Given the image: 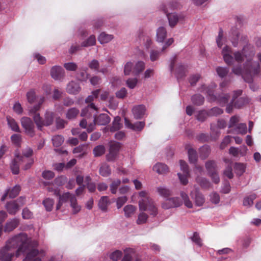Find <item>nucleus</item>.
<instances>
[{
  "label": "nucleus",
  "mask_w": 261,
  "mask_h": 261,
  "mask_svg": "<svg viewBox=\"0 0 261 261\" xmlns=\"http://www.w3.org/2000/svg\"><path fill=\"white\" fill-rule=\"evenodd\" d=\"M19 224V221L17 218L9 220L7 222L4 227L5 232H10L16 228Z\"/></svg>",
  "instance_id": "obj_23"
},
{
  "label": "nucleus",
  "mask_w": 261,
  "mask_h": 261,
  "mask_svg": "<svg viewBox=\"0 0 261 261\" xmlns=\"http://www.w3.org/2000/svg\"><path fill=\"white\" fill-rule=\"evenodd\" d=\"M27 98L30 103H33L36 99L35 92L33 90H31L27 93Z\"/></svg>",
  "instance_id": "obj_62"
},
{
  "label": "nucleus",
  "mask_w": 261,
  "mask_h": 261,
  "mask_svg": "<svg viewBox=\"0 0 261 261\" xmlns=\"http://www.w3.org/2000/svg\"><path fill=\"white\" fill-rule=\"evenodd\" d=\"M234 170L236 173L239 176L243 174L245 171V165L243 163H236L234 165Z\"/></svg>",
  "instance_id": "obj_40"
},
{
  "label": "nucleus",
  "mask_w": 261,
  "mask_h": 261,
  "mask_svg": "<svg viewBox=\"0 0 261 261\" xmlns=\"http://www.w3.org/2000/svg\"><path fill=\"white\" fill-rule=\"evenodd\" d=\"M96 43V38L95 36L91 35L86 41L82 43V46L88 47L95 45Z\"/></svg>",
  "instance_id": "obj_45"
},
{
  "label": "nucleus",
  "mask_w": 261,
  "mask_h": 261,
  "mask_svg": "<svg viewBox=\"0 0 261 261\" xmlns=\"http://www.w3.org/2000/svg\"><path fill=\"white\" fill-rule=\"evenodd\" d=\"M179 163L180 169L183 172V173L186 174L187 175H190L187 163L183 160H180Z\"/></svg>",
  "instance_id": "obj_60"
},
{
  "label": "nucleus",
  "mask_w": 261,
  "mask_h": 261,
  "mask_svg": "<svg viewBox=\"0 0 261 261\" xmlns=\"http://www.w3.org/2000/svg\"><path fill=\"white\" fill-rule=\"evenodd\" d=\"M191 100L194 104L200 106L203 103L204 98V97L200 94H195L192 97Z\"/></svg>",
  "instance_id": "obj_38"
},
{
  "label": "nucleus",
  "mask_w": 261,
  "mask_h": 261,
  "mask_svg": "<svg viewBox=\"0 0 261 261\" xmlns=\"http://www.w3.org/2000/svg\"><path fill=\"white\" fill-rule=\"evenodd\" d=\"M148 217V215L146 214L143 212L140 213L139 215L138 219L137 220V224H141L146 223Z\"/></svg>",
  "instance_id": "obj_63"
},
{
  "label": "nucleus",
  "mask_w": 261,
  "mask_h": 261,
  "mask_svg": "<svg viewBox=\"0 0 261 261\" xmlns=\"http://www.w3.org/2000/svg\"><path fill=\"white\" fill-rule=\"evenodd\" d=\"M216 71L218 75L221 77H224L226 76L229 72V69L227 67H218L216 68Z\"/></svg>",
  "instance_id": "obj_53"
},
{
  "label": "nucleus",
  "mask_w": 261,
  "mask_h": 261,
  "mask_svg": "<svg viewBox=\"0 0 261 261\" xmlns=\"http://www.w3.org/2000/svg\"><path fill=\"white\" fill-rule=\"evenodd\" d=\"M87 69L86 68L84 70H81L77 74L78 80L81 81H86L89 77V74L87 73Z\"/></svg>",
  "instance_id": "obj_58"
},
{
  "label": "nucleus",
  "mask_w": 261,
  "mask_h": 261,
  "mask_svg": "<svg viewBox=\"0 0 261 261\" xmlns=\"http://www.w3.org/2000/svg\"><path fill=\"white\" fill-rule=\"evenodd\" d=\"M24 204V198L20 197L16 200L7 202L5 205V208L9 214L14 215Z\"/></svg>",
  "instance_id": "obj_7"
},
{
  "label": "nucleus",
  "mask_w": 261,
  "mask_h": 261,
  "mask_svg": "<svg viewBox=\"0 0 261 261\" xmlns=\"http://www.w3.org/2000/svg\"><path fill=\"white\" fill-rule=\"evenodd\" d=\"M153 170L159 174H165L168 172V167L163 163H157L153 167Z\"/></svg>",
  "instance_id": "obj_27"
},
{
  "label": "nucleus",
  "mask_w": 261,
  "mask_h": 261,
  "mask_svg": "<svg viewBox=\"0 0 261 261\" xmlns=\"http://www.w3.org/2000/svg\"><path fill=\"white\" fill-rule=\"evenodd\" d=\"M59 196V199L60 201H61L63 203H65L67 202L68 200L71 202V199L72 197H75L74 195L71 194L69 192H66L63 193L62 195H58Z\"/></svg>",
  "instance_id": "obj_41"
},
{
  "label": "nucleus",
  "mask_w": 261,
  "mask_h": 261,
  "mask_svg": "<svg viewBox=\"0 0 261 261\" xmlns=\"http://www.w3.org/2000/svg\"><path fill=\"white\" fill-rule=\"evenodd\" d=\"M120 121L121 118L120 117L117 116L115 117L113 122L112 126L110 128L111 132H114L121 128L122 124L120 123Z\"/></svg>",
  "instance_id": "obj_34"
},
{
  "label": "nucleus",
  "mask_w": 261,
  "mask_h": 261,
  "mask_svg": "<svg viewBox=\"0 0 261 261\" xmlns=\"http://www.w3.org/2000/svg\"><path fill=\"white\" fill-rule=\"evenodd\" d=\"M70 206L72 208L74 214H76L81 210V206L77 203V199L75 197H72L71 199Z\"/></svg>",
  "instance_id": "obj_44"
},
{
  "label": "nucleus",
  "mask_w": 261,
  "mask_h": 261,
  "mask_svg": "<svg viewBox=\"0 0 261 261\" xmlns=\"http://www.w3.org/2000/svg\"><path fill=\"white\" fill-rule=\"evenodd\" d=\"M121 147V144L119 142L113 141L110 145L109 154L108 156V160L112 161L117 156Z\"/></svg>",
  "instance_id": "obj_12"
},
{
  "label": "nucleus",
  "mask_w": 261,
  "mask_h": 261,
  "mask_svg": "<svg viewBox=\"0 0 261 261\" xmlns=\"http://www.w3.org/2000/svg\"><path fill=\"white\" fill-rule=\"evenodd\" d=\"M232 71V72L236 75H242L243 77V75L246 76V71L245 70V64H244L243 68H242L241 66H238L233 67Z\"/></svg>",
  "instance_id": "obj_54"
},
{
  "label": "nucleus",
  "mask_w": 261,
  "mask_h": 261,
  "mask_svg": "<svg viewBox=\"0 0 261 261\" xmlns=\"http://www.w3.org/2000/svg\"><path fill=\"white\" fill-rule=\"evenodd\" d=\"M108 203V197L107 196H102L98 203L99 208L103 211H105L107 208Z\"/></svg>",
  "instance_id": "obj_46"
},
{
  "label": "nucleus",
  "mask_w": 261,
  "mask_h": 261,
  "mask_svg": "<svg viewBox=\"0 0 261 261\" xmlns=\"http://www.w3.org/2000/svg\"><path fill=\"white\" fill-rule=\"evenodd\" d=\"M99 173L102 176H108L111 174V170L109 166L103 165L99 169Z\"/></svg>",
  "instance_id": "obj_55"
},
{
  "label": "nucleus",
  "mask_w": 261,
  "mask_h": 261,
  "mask_svg": "<svg viewBox=\"0 0 261 261\" xmlns=\"http://www.w3.org/2000/svg\"><path fill=\"white\" fill-rule=\"evenodd\" d=\"M234 131L237 134H245L247 132V125L245 123H240L238 125Z\"/></svg>",
  "instance_id": "obj_56"
},
{
  "label": "nucleus",
  "mask_w": 261,
  "mask_h": 261,
  "mask_svg": "<svg viewBox=\"0 0 261 261\" xmlns=\"http://www.w3.org/2000/svg\"><path fill=\"white\" fill-rule=\"evenodd\" d=\"M139 195L142 198L139 201L140 210L148 211L150 215L156 216L158 214V209L153 201L148 196L147 193L145 191H141Z\"/></svg>",
  "instance_id": "obj_2"
},
{
  "label": "nucleus",
  "mask_w": 261,
  "mask_h": 261,
  "mask_svg": "<svg viewBox=\"0 0 261 261\" xmlns=\"http://www.w3.org/2000/svg\"><path fill=\"white\" fill-rule=\"evenodd\" d=\"M89 109H91L93 110L96 111L97 110L95 105L93 103H90V104L87 107L83 109L81 112V116L84 117L87 115L90 116L91 115L90 113H89Z\"/></svg>",
  "instance_id": "obj_50"
},
{
  "label": "nucleus",
  "mask_w": 261,
  "mask_h": 261,
  "mask_svg": "<svg viewBox=\"0 0 261 261\" xmlns=\"http://www.w3.org/2000/svg\"><path fill=\"white\" fill-rule=\"evenodd\" d=\"M124 122L125 126L127 128L135 131H141L145 126L144 122L139 121L133 124L126 118H124Z\"/></svg>",
  "instance_id": "obj_16"
},
{
  "label": "nucleus",
  "mask_w": 261,
  "mask_h": 261,
  "mask_svg": "<svg viewBox=\"0 0 261 261\" xmlns=\"http://www.w3.org/2000/svg\"><path fill=\"white\" fill-rule=\"evenodd\" d=\"M220 131L216 126L211 124V138L212 140H216L220 135Z\"/></svg>",
  "instance_id": "obj_35"
},
{
  "label": "nucleus",
  "mask_w": 261,
  "mask_h": 261,
  "mask_svg": "<svg viewBox=\"0 0 261 261\" xmlns=\"http://www.w3.org/2000/svg\"><path fill=\"white\" fill-rule=\"evenodd\" d=\"M187 72V66L185 65L179 64L176 68L175 74L178 80L186 76Z\"/></svg>",
  "instance_id": "obj_25"
},
{
  "label": "nucleus",
  "mask_w": 261,
  "mask_h": 261,
  "mask_svg": "<svg viewBox=\"0 0 261 261\" xmlns=\"http://www.w3.org/2000/svg\"><path fill=\"white\" fill-rule=\"evenodd\" d=\"M54 203V200L49 198L45 199L43 201V204L45 207L46 210L49 212L52 210Z\"/></svg>",
  "instance_id": "obj_51"
},
{
  "label": "nucleus",
  "mask_w": 261,
  "mask_h": 261,
  "mask_svg": "<svg viewBox=\"0 0 261 261\" xmlns=\"http://www.w3.org/2000/svg\"><path fill=\"white\" fill-rule=\"evenodd\" d=\"M242 51L244 59L246 60L245 63H250L255 53L254 47L251 45H247L243 47Z\"/></svg>",
  "instance_id": "obj_11"
},
{
  "label": "nucleus",
  "mask_w": 261,
  "mask_h": 261,
  "mask_svg": "<svg viewBox=\"0 0 261 261\" xmlns=\"http://www.w3.org/2000/svg\"><path fill=\"white\" fill-rule=\"evenodd\" d=\"M93 121L95 124L105 125L110 122V118L106 114H101L97 117H94Z\"/></svg>",
  "instance_id": "obj_19"
},
{
  "label": "nucleus",
  "mask_w": 261,
  "mask_h": 261,
  "mask_svg": "<svg viewBox=\"0 0 261 261\" xmlns=\"http://www.w3.org/2000/svg\"><path fill=\"white\" fill-rule=\"evenodd\" d=\"M21 158L18 155H16L13 160L11 165V169L14 174H18L19 172L20 165L25 164V163L22 162Z\"/></svg>",
  "instance_id": "obj_18"
},
{
  "label": "nucleus",
  "mask_w": 261,
  "mask_h": 261,
  "mask_svg": "<svg viewBox=\"0 0 261 261\" xmlns=\"http://www.w3.org/2000/svg\"><path fill=\"white\" fill-rule=\"evenodd\" d=\"M133 64L128 62L126 63L124 68V73L126 75H129L131 72H133Z\"/></svg>",
  "instance_id": "obj_61"
},
{
  "label": "nucleus",
  "mask_w": 261,
  "mask_h": 261,
  "mask_svg": "<svg viewBox=\"0 0 261 261\" xmlns=\"http://www.w3.org/2000/svg\"><path fill=\"white\" fill-rule=\"evenodd\" d=\"M167 37L166 30L163 27H160L156 31V40L159 42H163Z\"/></svg>",
  "instance_id": "obj_28"
},
{
  "label": "nucleus",
  "mask_w": 261,
  "mask_h": 261,
  "mask_svg": "<svg viewBox=\"0 0 261 261\" xmlns=\"http://www.w3.org/2000/svg\"><path fill=\"white\" fill-rule=\"evenodd\" d=\"M86 148H87L86 145H85V144L80 145L79 146L75 147L73 149V152L74 153H81V154H80L78 155V157L80 158H81L83 156H84V155L86 154L87 153L85 150Z\"/></svg>",
  "instance_id": "obj_36"
},
{
  "label": "nucleus",
  "mask_w": 261,
  "mask_h": 261,
  "mask_svg": "<svg viewBox=\"0 0 261 261\" xmlns=\"http://www.w3.org/2000/svg\"><path fill=\"white\" fill-rule=\"evenodd\" d=\"M44 97H42L40 99V100L37 105L34 106V107L31 108L29 109V115L33 117L34 120V117L36 115H40L39 113H37V112L40 110L41 106L44 102Z\"/></svg>",
  "instance_id": "obj_26"
},
{
  "label": "nucleus",
  "mask_w": 261,
  "mask_h": 261,
  "mask_svg": "<svg viewBox=\"0 0 261 261\" xmlns=\"http://www.w3.org/2000/svg\"><path fill=\"white\" fill-rule=\"evenodd\" d=\"M185 148L188 152L189 162L191 164H196L198 160V154L196 150L192 147L190 144H186Z\"/></svg>",
  "instance_id": "obj_14"
},
{
  "label": "nucleus",
  "mask_w": 261,
  "mask_h": 261,
  "mask_svg": "<svg viewBox=\"0 0 261 261\" xmlns=\"http://www.w3.org/2000/svg\"><path fill=\"white\" fill-rule=\"evenodd\" d=\"M33 152V151L32 149L28 148L23 152L22 155H18L22 159V162L25 163V164L24 165V167H23V169L24 170L29 169L33 165L34 163V160L33 159L29 158L32 155Z\"/></svg>",
  "instance_id": "obj_10"
},
{
  "label": "nucleus",
  "mask_w": 261,
  "mask_h": 261,
  "mask_svg": "<svg viewBox=\"0 0 261 261\" xmlns=\"http://www.w3.org/2000/svg\"><path fill=\"white\" fill-rule=\"evenodd\" d=\"M79 113V110L75 108H72L69 109L66 113V118L68 119H72L75 118Z\"/></svg>",
  "instance_id": "obj_39"
},
{
  "label": "nucleus",
  "mask_w": 261,
  "mask_h": 261,
  "mask_svg": "<svg viewBox=\"0 0 261 261\" xmlns=\"http://www.w3.org/2000/svg\"><path fill=\"white\" fill-rule=\"evenodd\" d=\"M64 68L68 71H74L77 68V65L73 62H69L64 64Z\"/></svg>",
  "instance_id": "obj_64"
},
{
  "label": "nucleus",
  "mask_w": 261,
  "mask_h": 261,
  "mask_svg": "<svg viewBox=\"0 0 261 261\" xmlns=\"http://www.w3.org/2000/svg\"><path fill=\"white\" fill-rule=\"evenodd\" d=\"M7 120L10 127L14 132H20V129L17 123L11 117H7Z\"/></svg>",
  "instance_id": "obj_33"
},
{
  "label": "nucleus",
  "mask_w": 261,
  "mask_h": 261,
  "mask_svg": "<svg viewBox=\"0 0 261 261\" xmlns=\"http://www.w3.org/2000/svg\"><path fill=\"white\" fill-rule=\"evenodd\" d=\"M21 123L24 129L25 133L31 137H33L35 134V125L31 119L27 117H23L21 119Z\"/></svg>",
  "instance_id": "obj_9"
},
{
  "label": "nucleus",
  "mask_w": 261,
  "mask_h": 261,
  "mask_svg": "<svg viewBox=\"0 0 261 261\" xmlns=\"http://www.w3.org/2000/svg\"><path fill=\"white\" fill-rule=\"evenodd\" d=\"M182 201L177 197L167 199L162 204V207L164 209H169L172 207H176L180 206Z\"/></svg>",
  "instance_id": "obj_13"
},
{
  "label": "nucleus",
  "mask_w": 261,
  "mask_h": 261,
  "mask_svg": "<svg viewBox=\"0 0 261 261\" xmlns=\"http://www.w3.org/2000/svg\"><path fill=\"white\" fill-rule=\"evenodd\" d=\"M222 109L218 107H214L208 111L210 116H217L223 113Z\"/></svg>",
  "instance_id": "obj_59"
},
{
  "label": "nucleus",
  "mask_w": 261,
  "mask_h": 261,
  "mask_svg": "<svg viewBox=\"0 0 261 261\" xmlns=\"http://www.w3.org/2000/svg\"><path fill=\"white\" fill-rule=\"evenodd\" d=\"M191 196L195 199V202L197 206H202L205 202V198L202 193L198 189H196L194 193H191Z\"/></svg>",
  "instance_id": "obj_21"
},
{
  "label": "nucleus",
  "mask_w": 261,
  "mask_h": 261,
  "mask_svg": "<svg viewBox=\"0 0 261 261\" xmlns=\"http://www.w3.org/2000/svg\"><path fill=\"white\" fill-rule=\"evenodd\" d=\"M210 148L207 145H204L199 148V155L201 159H205L207 158L210 153Z\"/></svg>",
  "instance_id": "obj_30"
},
{
  "label": "nucleus",
  "mask_w": 261,
  "mask_h": 261,
  "mask_svg": "<svg viewBox=\"0 0 261 261\" xmlns=\"http://www.w3.org/2000/svg\"><path fill=\"white\" fill-rule=\"evenodd\" d=\"M232 49L231 47L226 45L222 50V55H223V59L226 64L229 66L232 65L234 63V60L239 63H242L244 60V57L242 51H238L233 53V57L231 55Z\"/></svg>",
  "instance_id": "obj_4"
},
{
  "label": "nucleus",
  "mask_w": 261,
  "mask_h": 261,
  "mask_svg": "<svg viewBox=\"0 0 261 261\" xmlns=\"http://www.w3.org/2000/svg\"><path fill=\"white\" fill-rule=\"evenodd\" d=\"M50 75L55 80H60L64 76L63 70L60 66H54L51 69Z\"/></svg>",
  "instance_id": "obj_22"
},
{
  "label": "nucleus",
  "mask_w": 261,
  "mask_h": 261,
  "mask_svg": "<svg viewBox=\"0 0 261 261\" xmlns=\"http://www.w3.org/2000/svg\"><path fill=\"white\" fill-rule=\"evenodd\" d=\"M245 70L246 76L243 75V79L247 83H251L253 81V76L259 74L260 67L258 63L254 64L245 63Z\"/></svg>",
  "instance_id": "obj_5"
},
{
  "label": "nucleus",
  "mask_w": 261,
  "mask_h": 261,
  "mask_svg": "<svg viewBox=\"0 0 261 261\" xmlns=\"http://www.w3.org/2000/svg\"><path fill=\"white\" fill-rule=\"evenodd\" d=\"M113 38V35L107 34L105 32H102L99 35L98 40L101 44H104L110 42Z\"/></svg>",
  "instance_id": "obj_32"
},
{
  "label": "nucleus",
  "mask_w": 261,
  "mask_h": 261,
  "mask_svg": "<svg viewBox=\"0 0 261 261\" xmlns=\"http://www.w3.org/2000/svg\"><path fill=\"white\" fill-rule=\"evenodd\" d=\"M205 167L207 170L208 175L211 177L215 184H218L220 178L217 173V167L216 163L213 160H208L205 164Z\"/></svg>",
  "instance_id": "obj_8"
},
{
  "label": "nucleus",
  "mask_w": 261,
  "mask_h": 261,
  "mask_svg": "<svg viewBox=\"0 0 261 261\" xmlns=\"http://www.w3.org/2000/svg\"><path fill=\"white\" fill-rule=\"evenodd\" d=\"M214 87L202 85L200 88V91L207 94L210 100L211 101H217L221 106L227 103L230 98V95L228 94L222 93L218 97L214 94Z\"/></svg>",
  "instance_id": "obj_3"
},
{
  "label": "nucleus",
  "mask_w": 261,
  "mask_h": 261,
  "mask_svg": "<svg viewBox=\"0 0 261 261\" xmlns=\"http://www.w3.org/2000/svg\"><path fill=\"white\" fill-rule=\"evenodd\" d=\"M145 69V63L143 61L138 62L133 68V73L135 75H138Z\"/></svg>",
  "instance_id": "obj_31"
},
{
  "label": "nucleus",
  "mask_w": 261,
  "mask_h": 261,
  "mask_svg": "<svg viewBox=\"0 0 261 261\" xmlns=\"http://www.w3.org/2000/svg\"><path fill=\"white\" fill-rule=\"evenodd\" d=\"M256 195L255 194H251L244 199L243 205L244 206H251L253 203V200L256 199Z\"/></svg>",
  "instance_id": "obj_47"
},
{
  "label": "nucleus",
  "mask_w": 261,
  "mask_h": 261,
  "mask_svg": "<svg viewBox=\"0 0 261 261\" xmlns=\"http://www.w3.org/2000/svg\"><path fill=\"white\" fill-rule=\"evenodd\" d=\"M20 187L18 185H16L13 188L8 189L9 190V198H14L16 197L20 191Z\"/></svg>",
  "instance_id": "obj_43"
},
{
  "label": "nucleus",
  "mask_w": 261,
  "mask_h": 261,
  "mask_svg": "<svg viewBox=\"0 0 261 261\" xmlns=\"http://www.w3.org/2000/svg\"><path fill=\"white\" fill-rule=\"evenodd\" d=\"M81 88L80 85L74 81H71L69 83L66 87V91L71 94H77L81 91Z\"/></svg>",
  "instance_id": "obj_20"
},
{
  "label": "nucleus",
  "mask_w": 261,
  "mask_h": 261,
  "mask_svg": "<svg viewBox=\"0 0 261 261\" xmlns=\"http://www.w3.org/2000/svg\"><path fill=\"white\" fill-rule=\"evenodd\" d=\"M163 9L168 17L170 26L174 27L178 21L177 15L174 13H169L168 10L165 7L163 8Z\"/></svg>",
  "instance_id": "obj_24"
},
{
  "label": "nucleus",
  "mask_w": 261,
  "mask_h": 261,
  "mask_svg": "<svg viewBox=\"0 0 261 261\" xmlns=\"http://www.w3.org/2000/svg\"><path fill=\"white\" fill-rule=\"evenodd\" d=\"M4 246L0 249V261H11L14 255L13 252Z\"/></svg>",
  "instance_id": "obj_15"
},
{
  "label": "nucleus",
  "mask_w": 261,
  "mask_h": 261,
  "mask_svg": "<svg viewBox=\"0 0 261 261\" xmlns=\"http://www.w3.org/2000/svg\"><path fill=\"white\" fill-rule=\"evenodd\" d=\"M121 184L120 179H117L114 180L111 184L110 188L111 192L112 194H116L117 192V189Z\"/></svg>",
  "instance_id": "obj_57"
},
{
  "label": "nucleus",
  "mask_w": 261,
  "mask_h": 261,
  "mask_svg": "<svg viewBox=\"0 0 261 261\" xmlns=\"http://www.w3.org/2000/svg\"><path fill=\"white\" fill-rule=\"evenodd\" d=\"M145 111L146 108L143 105L136 106L132 109L134 118L136 119H141L144 115Z\"/></svg>",
  "instance_id": "obj_17"
},
{
  "label": "nucleus",
  "mask_w": 261,
  "mask_h": 261,
  "mask_svg": "<svg viewBox=\"0 0 261 261\" xmlns=\"http://www.w3.org/2000/svg\"><path fill=\"white\" fill-rule=\"evenodd\" d=\"M208 116H210L208 111L201 110L198 112L196 116V118L198 120L203 122L206 120Z\"/></svg>",
  "instance_id": "obj_49"
},
{
  "label": "nucleus",
  "mask_w": 261,
  "mask_h": 261,
  "mask_svg": "<svg viewBox=\"0 0 261 261\" xmlns=\"http://www.w3.org/2000/svg\"><path fill=\"white\" fill-rule=\"evenodd\" d=\"M196 181L203 189H208L211 186V182L205 178L198 176L196 178Z\"/></svg>",
  "instance_id": "obj_29"
},
{
  "label": "nucleus",
  "mask_w": 261,
  "mask_h": 261,
  "mask_svg": "<svg viewBox=\"0 0 261 261\" xmlns=\"http://www.w3.org/2000/svg\"><path fill=\"white\" fill-rule=\"evenodd\" d=\"M136 210V207L133 205H127L123 208L125 216L128 218L130 217L135 213Z\"/></svg>",
  "instance_id": "obj_37"
},
{
  "label": "nucleus",
  "mask_w": 261,
  "mask_h": 261,
  "mask_svg": "<svg viewBox=\"0 0 261 261\" xmlns=\"http://www.w3.org/2000/svg\"><path fill=\"white\" fill-rule=\"evenodd\" d=\"M93 154L95 156H100L105 152V148L103 145H98L93 149Z\"/></svg>",
  "instance_id": "obj_48"
},
{
  "label": "nucleus",
  "mask_w": 261,
  "mask_h": 261,
  "mask_svg": "<svg viewBox=\"0 0 261 261\" xmlns=\"http://www.w3.org/2000/svg\"><path fill=\"white\" fill-rule=\"evenodd\" d=\"M122 252L117 250L110 254V258L113 261H118L122 256Z\"/></svg>",
  "instance_id": "obj_52"
},
{
  "label": "nucleus",
  "mask_w": 261,
  "mask_h": 261,
  "mask_svg": "<svg viewBox=\"0 0 261 261\" xmlns=\"http://www.w3.org/2000/svg\"><path fill=\"white\" fill-rule=\"evenodd\" d=\"M53 145L55 147L60 146L64 142V138L61 135H56L53 137Z\"/></svg>",
  "instance_id": "obj_42"
},
{
  "label": "nucleus",
  "mask_w": 261,
  "mask_h": 261,
  "mask_svg": "<svg viewBox=\"0 0 261 261\" xmlns=\"http://www.w3.org/2000/svg\"><path fill=\"white\" fill-rule=\"evenodd\" d=\"M38 245L37 241L31 240L26 233H20L8 240L5 246H7L10 251L18 248L16 253L17 257L20 253L27 252L26 257L22 261H28L38 254L39 251L36 249Z\"/></svg>",
  "instance_id": "obj_1"
},
{
  "label": "nucleus",
  "mask_w": 261,
  "mask_h": 261,
  "mask_svg": "<svg viewBox=\"0 0 261 261\" xmlns=\"http://www.w3.org/2000/svg\"><path fill=\"white\" fill-rule=\"evenodd\" d=\"M54 119V113L49 111L45 113L43 120L40 115H36L34 117V122L39 130H41V128L43 126H49L52 124Z\"/></svg>",
  "instance_id": "obj_6"
}]
</instances>
